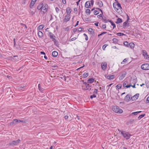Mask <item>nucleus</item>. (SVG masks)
Instances as JSON below:
<instances>
[{
    "mask_svg": "<svg viewBox=\"0 0 149 149\" xmlns=\"http://www.w3.org/2000/svg\"><path fill=\"white\" fill-rule=\"evenodd\" d=\"M48 36L50 37L51 39H52L54 38V37H55L54 34L51 32H49V33Z\"/></svg>",
    "mask_w": 149,
    "mask_h": 149,
    "instance_id": "19",
    "label": "nucleus"
},
{
    "mask_svg": "<svg viewBox=\"0 0 149 149\" xmlns=\"http://www.w3.org/2000/svg\"><path fill=\"white\" fill-rule=\"evenodd\" d=\"M96 97V95L95 94H93V95H91L90 96V98L91 99H92L93 98L95 97Z\"/></svg>",
    "mask_w": 149,
    "mask_h": 149,
    "instance_id": "48",
    "label": "nucleus"
},
{
    "mask_svg": "<svg viewBox=\"0 0 149 149\" xmlns=\"http://www.w3.org/2000/svg\"><path fill=\"white\" fill-rule=\"evenodd\" d=\"M38 88H39V90L40 91H43V89L42 88L40 87V84H39L38 85Z\"/></svg>",
    "mask_w": 149,
    "mask_h": 149,
    "instance_id": "45",
    "label": "nucleus"
},
{
    "mask_svg": "<svg viewBox=\"0 0 149 149\" xmlns=\"http://www.w3.org/2000/svg\"><path fill=\"white\" fill-rule=\"evenodd\" d=\"M102 69L103 70H105L107 67V64L106 62L102 63L101 64Z\"/></svg>",
    "mask_w": 149,
    "mask_h": 149,
    "instance_id": "11",
    "label": "nucleus"
},
{
    "mask_svg": "<svg viewBox=\"0 0 149 149\" xmlns=\"http://www.w3.org/2000/svg\"><path fill=\"white\" fill-rule=\"evenodd\" d=\"M99 10H95L94 12V14L96 15H97L99 13Z\"/></svg>",
    "mask_w": 149,
    "mask_h": 149,
    "instance_id": "33",
    "label": "nucleus"
},
{
    "mask_svg": "<svg viewBox=\"0 0 149 149\" xmlns=\"http://www.w3.org/2000/svg\"><path fill=\"white\" fill-rule=\"evenodd\" d=\"M124 45L127 47H129V43L127 41H125L124 42Z\"/></svg>",
    "mask_w": 149,
    "mask_h": 149,
    "instance_id": "35",
    "label": "nucleus"
},
{
    "mask_svg": "<svg viewBox=\"0 0 149 149\" xmlns=\"http://www.w3.org/2000/svg\"><path fill=\"white\" fill-rule=\"evenodd\" d=\"M107 78L109 80L113 79L114 78V75H112L111 76H108L107 77Z\"/></svg>",
    "mask_w": 149,
    "mask_h": 149,
    "instance_id": "22",
    "label": "nucleus"
},
{
    "mask_svg": "<svg viewBox=\"0 0 149 149\" xmlns=\"http://www.w3.org/2000/svg\"><path fill=\"white\" fill-rule=\"evenodd\" d=\"M79 22V21H78L77 22V23L76 25L75 26H74V27H76V26H77L78 25Z\"/></svg>",
    "mask_w": 149,
    "mask_h": 149,
    "instance_id": "61",
    "label": "nucleus"
},
{
    "mask_svg": "<svg viewBox=\"0 0 149 149\" xmlns=\"http://www.w3.org/2000/svg\"><path fill=\"white\" fill-rule=\"evenodd\" d=\"M98 24H99V22H98L95 23L94 24L96 26H98Z\"/></svg>",
    "mask_w": 149,
    "mask_h": 149,
    "instance_id": "58",
    "label": "nucleus"
},
{
    "mask_svg": "<svg viewBox=\"0 0 149 149\" xmlns=\"http://www.w3.org/2000/svg\"><path fill=\"white\" fill-rule=\"evenodd\" d=\"M107 33V32H103L102 33H101L98 34V36L99 37L100 36L103 35L104 34L106 33Z\"/></svg>",
    "mask_w": 149,
    "mask_h": 149,
    "instance_id": "47",
    "label": "nucleus"
},
{
    "mask_svg": "<svg viewBox=\"0 0 149 149\" xmlns=\"http://www.w3.org/2000/svg\"><path fill=\"white\" fill-rule=\"evenodd\" d=\"M129 21H128V20H126V21L124 22L123 23V28H125V27H126L127 26L128 24H129V23H128Z\"/></svg>",
    "mask_w": 149,
    "mask_h": 149,
    "instance_id": "15",
    "label": "nucleus"
},
{
    "mask_svg": "<svg viewBox=\"0 0 149 149\" xmlns=\"http://www.w3.org/2000/svg\"><path fill=\"white\" fill-rule=\"evenodd\" d=\"M83 35L85 37V40H88V37L86 33H85L83 34Z\"/></svg>",
    "mask_w": 149,
    "mask_h": 149,
    "instance_id": "43",
    "label": "nucleus"
},
{
    "mask_svg": "<svg viewBox=\"0 0 149 149\" xmlns=\"http://www.w3.org/2000/svg\"><path fill=\"white\" fill-rule=\"evenodd\" d=\"M139 94H136V95H134L133 97L132 98H134L135 97V99H134L135 100H136L139 97Z\"/></svg>",
    "mask_w": 149,
    "mask_h": 149,
    "instance_id": "30",
    "label": "nucleus"
},
{
    "mask_svg": "<svg viewBox=\"0 0 149 149\" xmlns=\"http://www.w3.org/2000/svg\"><path fill=\"white\" fill-rule=\"evenodd\" d=\"M112 41L113 43H117L118 41V40L116 38H113L112 39Z\"/></svg>",
    "mask_w": 149,
    "mask_h": 149,
    "instance_id": "31",
    "label": "nucleus"
},
{
    "mask_svg": "<svg viewBox=\"0 0 149 149\" xmlns=\"http://www.w3.org/2000/svg\"><path fill=\"white\" fill-rule=\"evenodd\" d=\"M142 54L146 59H149V55L148 54L146 50L142 51Z\"/></svg>",
    "mask_w": 149,
    "mask_h": 149,
    "instance_id": "9",
    "label": "nucleus"
},
{
    "mask_svg": "<svg viewBox=\"0 0 149 149\" xmlns=\"http://www.w3.org/2000/svg\"><path fill=\"white\" fill-rule=\"evenodd\" d=\"M121 134L127 140L130 139L131 136V135L128 132H126L124 131H122L121 132Z\"/></svg>",
    "mask_w": 149,
    "mask_h": 149,
    "instance_id": "1",
    "label": "nucleus"
},
{
    "mask_svg": "<svg viewBox=\"0 0 149 149\" xmlns=\"http://www.w3.org/2000/svg\"><path fill=\"white\" fill-rule=\"evenodd\" d=\"M91 86L89 84H86L85 86L83 87V89L85 90H88L90 89H91L90 88Z\"/></svg>",
    "mask_w": 149,
    "mask_h": 149,
    "instance_id": "14",
    "label": "nucleus"
},
{
    "mask_svg": "<svg viewBox=\"0 0 149 149\" xmlns=\"http://www.w3.org/2000/svg\"><path fill=\"white\" fill-rule=\"evenodd\" d=\"M88 76V73H84L83 75V77L84 78H86Z\"/></svg>",
    "mask_w": 149,
    "mask_h": 149,
    "instance_id": "32",
    "label": "nucleus"
},
{
    "mask_svg": "<svg viewBox=\"0 0 149 149\" xmlns=\"http://www.w3.org/2000/svg\"><path fill=\"white\" fill-rule=\"evenodd\" d=\"M113 110L115 112L117 113H121L123 112V110L117 106H114L113 108Z\"/></svg>",
    "mask_w": 149,
    "mask_h": 149,
    "instance_id": "3",
    "label": "nucleus"
},
{
    "mask_svg": "<svg viewBox=\"0 0 149 149\" xmlns=\"http://www.w3.org/2000/svg\"><path fill=\"white\" fill-rule=\"evenodd\" d=\"M86 13L88 15H89L91 13L90 10H86Z\"/></svg>",
    "mask_w": 149,
    "mask_h": 149,
    "instance_id": "41",
    "label": "nucleus"
},
{
    "mask_svg": "<svg viewBox=\"0 0 149 149\" xmlns=\"http://www.w3.org/2000/svg\"><path fill=\"white\" fill-rule=\"evenodd\" d=\"M122 87V85L121 84H118L116 86V88L117 89L120 88Z\"/></svg>",
    "mask_w": 149,
    "mask_h": 149,
    "instance_id": "34",
    "label": "nucleus"
},
{
    "mask_svg": "<svg viewBox=\"0 0 149 149\" xmlns=\"http://www.w3.org/2000/svg\"><path fill=\"white\" fill-rule=\"evenodd\" d=\"M21 24L22 26L23 27H24L25 29L27 28V27L25 24L23 23H21Z\"/></svg>",
    "mask_w": 149,
    "mask_h": 149,
    "instance_id": "51",
    "label": "nucleus"
},
{
    "mask_svg": "<svg viewBox=\"0 0 149 149\" xmlns=\"http://www.w3.org/2000/svg\"><path fill=\"white\" fill-rule=\"evenodd\" d=\"M14 124H15V122H14V121L13 120V121L12 122H11L10 123V125H12Z\"/></svg>",
    "mask_w": 149,
    "mask_h": 149,
    "instance_id": "57",
    "label": "nucleus"
},
{
    "mask_svg": "<svg viewBox=\"0 0 149 149\" xmlns=\"http://www.w3.org/2000/svg\"><path fill=\"white\" fill-rule=\"evenodd\" d=\"M77 30V29L76 28H75L73 29V31L74 33H75L76 32V31Z\"/></svg>",
    "mask_w": 149,
    "mask_h": 149,
    "instance_id": "56",
    "label": "nucleus"
},
{
    "mask_svg": "<svg viewBox=\"0 0 149 149\" xmlns=\"http://www.w3.org/2000/svg\"><path fill=\"white\" fill-rule=\"evenodd\" d=\"M122 22V19L120 18H118L117 19V21L116 22V24H119Z\"/></svg>",
    "mask_w": 149,
    "mask_h": 149,
    "instance_id": "24",
    "label": "nucleus"
},
{
    "mask_svg": "<svg viewBox=\"0 0 149 149\" xmlns=\"http://www.w3.org/2000/svg\"><path fill=\"white\" fill-rule=\"evenodd\" d=\"M102 27L103 28V29H105L106 28V25L105 24H102Z\"/></svg>",
    "mask_w": 149,
    "mask_h": 149,
    "instance_id": "55",
    "label": "nucleus"
},
{
    "mask_svg": "<svg viewBox=\"0 0 149 149\" xmlns=\"http://www.w3.org/2000/svg\"><path fill=\"white\" fill-rule=\"evenodd\" d=\"M107 45H106V44H105L104 45H103L102 47V49L104 50H105V48L107 46Z\"/></svg>",
    "mask_w": 149,
    "mask_h": 149,
    "instance_id": "52",
    "label": "nucleus"
},
{
    "mask_svg": "<svg viewBox=\"0 0 149 149\" xmlns=\"http://www.w3.org/2000/svg\"><path fill=\"white\" fill-rule=\"evenodd\" d=\"M131 114H133L134 115H136L138 114V113H137V111L134 112H132Z\"/></svg>",
    "mask_w": 149,
    "mask_h": 149,
    "instance_id": "53",
    "label": "nucleus"
},
{
    "mask_svg": "<svg viewBox=\"0 0 149 149\" xmlns=\"http://www.w3.org/2000/svg\"><path fill=\"white\" fill-rule=\"evenodd\" d=\"M94 1L93 0H91L90 2L87 1L85 4V7L86 8H89L91 6H92L93 4Z\"/></svg>",
    "mask_w": 149,
    "mask_h": 149,
    "instance_id": "4",
    "label": "nucleus"
},
{
    "mask_svg": "<svg viewBox=\"0 0 149 149\" xmlns=\"http://www.w3.org/2000/svg\"><path fill=\"white\" fill-rule=\"evenodd\" d=\"M7 77L9 79H11V77L9 76H8V75L7 76Z\"/></svg>",
    "mask_w": 149,
    "mask_h": 149,
    "instance_id": "64",
    "label": "nucleus"
},
{
    "mask_svg": "<svg viewBox=\"0 0 149 149\" xmlns=\"http://www.w3.org/2000/svg\"><path fill=\"white\" fill-rule=\"evenodd\" d=\"M113 6L114 8L116 9H120L122 8L120 4L118 1L114 3Z\"/></svg>",
    "mask_w": 149,
    "mask_h": 149,
    "instance_id": "5",
    "label": "nucleus"
},
{
    "mask_svg": "<svg viewBox=\"0 0 149 149\" xmlns=\"http://www.w3.org/2000/svg\"><path fill=\"white\" fill-rule=\"evenodd\" d=\"M128 59V58H125L123 60V61L121 63L122 64H123L124 63H125L127 61Z\"/></svg>",
    "mask_w": 149,
    "mask_h": 149,
    "instance_id": "36",
    "label": "nucleus"
},
{
    "mask_svg": "<svg viewBox=\"0 0 149 149\" xmlns=\"http://www.w3.org/2000/svg\"><path fill=\"white\" fill-rule=\"evenodd\" d=\"M108 22H110L111 25L113 26V29H114L116 27V25L111 20H108Z\"/></svg>",
    "mask_w": 149,
    "mask_h": 149,
    "instance_id": "23",
    "label": "nucleus"
},
{
    "mask_svg": "<svg viewBox=\"0 0 149 149\" xmlns=\"http://www.w3.org/2000/svg\"><path fill=\"white\" fill-rule=\"evenodd\" d=\"M53 68H58V66L56 65H54L52 66Z\"/></svg>",
    "mask_w": 149,
    "mask_h": 149,
    "instance_id": "62",
    "label": "nucleus"
},
{
    "mask_svg": "<svg viewBox=\"0 0 149 149\" xmlns=\"http://www.w3.org/2000/svg\"><path fill=\"white\" fill-rule=\"evenodd\" d=\"M102 19L104 23H107L108 21V20H107V19L105 17L103 16V17H102Z\"/></svg>",
    "mask_w": 149,
    "mask_h": 149,
    "instance_id": "28",
    "label": "nucleus"
},
{
    "mask_svg": "<svg viewBox=\"0 0 149 149\" xmlns=\"http://www.w3.org/2000/svg\"><path fill=\"white\" fill-rule=\"evenodd\" d=\"M102 10H100L101 11V13H102L101 14H100V15H97V17L98 18H99V17H102H102H103L102 16V15H103V12H102Z\"/></svg>",
    "mask_w": 149,
    "mask_h": 149,
    "instance_id": "42",
    "label": "nucleus"
},
{
    "mask_svg": "<svg viewBox=\"0 0 149 149\" xmlns=\"http://www.w3.org/2000/svg\"><path fill=\"white\" fill-rule=\"evenodd\" d=\"M94 81V79L93 78H91L89 79L88 80V83L90 84L93 83Z\"/></svg>",
    "mask_w": 149,
    "mask_h": 149,
    "instance_id": "25",
    "label": "nucleus"
},
{
    "mask_svg": "<svg viewBox=\"0 0 149 149\" xmlns=\"http://www.w3.org/2000/svg\"><path fill=\"white\" fill-rule=\"evenodd\" d=\"M124 100L126 102H128L130 100V96L129 95H127L124 98Z\"/></svg>",
    "mask_w": 149,
    "mask_h": 149,
    "instance_id": "12",
    "label": "nucleus"
},
{
    "mask_svg": "<svg viewBox=\"0 0 149 149\" xmlns=\"http://www.w3.org/2000/svg\"><path fill=\"white\" fill-rule=\"evenodd\" d=\"M20 141V140L18 139L17 140L13 141L10 143L9 145L13 146L16 145L18 144Z\"/></svg>",
    "mask_w": 149,
    "mask_h": 149,
    "instance_id": "7",
    "label": "nucleus"
},
{
    "mask_svg": "<svg viewBox=\"0 0 149 149\" xmlns=\"http://www.w3.org/2000/svg\"><path fill=\"white\" fill-rule=\"evenodd\" d=\"M77 39V38H72L70 40V41H74V40H76V39Z\"/></svg>",
    "mask_w": 149,
    "mask_h": 149,
    "instance_id": "54",
    "label": "nucleus"
},
{
    "mask_svg": "<svg viewBox=\"0 0 149 149\" xmlns=\"http://www.w3.org/2000/svg\"><path fill=\"white\" fill-rule=\"evenodd\" d=\"M36 2L35 1L32 0L30 4V6L31 8H32V7L34 6Z\"/></svg>",
    "mask_w": 149,
    "mask_h": 149,
    "instance_id": "17",
    "label": "nucleus"
},
{
    "mask_svg": "<svg viewBox=\"0 0 149 149\" xmlns=\"http://www.w3.org/2000/svg\"><path fill=\"white\" fill-rule=\"evenodd\" d=\"M38 35L39 37L41 38L43 37V33L41 31H39L38 33Z\"/></svg>",
    "mask_w": 149,
    "mask_h": 149,
    "instance_id": "20",
    "label": "nucleus"
},
{
    "mask_svg": "<svg viewBox=\"0 0 149 149\" xmlns=\"http://www.w3.org/2000/svg\"><path fill=\"white\" fill-rule=\"evenodd\" d=\"M93 94H95V95L97 94V89L95 88L94 89V92L93 93Z\"/></svg>",
    "mask_w": 149,
    "mask_h": 149,
    "instance_id": "38",
    "label": "nucleus"
},
{
    "mask_svg": "<svg viewBox=\"0 0 149 149\" xmlns=\"http://www.w3.org/2000/svg\"><path fill=\"white\" fill-rule=\"evenodd\" d=\"M44 26H45L43 24H42V25H40V26H39L38 27V29L39 30H42V29L44 27Z\"/></svg>",
    "mask_w": 149,
    "mask_h": 149,
    "instance_id": "27",
    "label": "nucleus"
},
{
    "mask_svg": "<svg viewBox=\"0 0 149 149\" xmlns=\"http://www.w3.org/2000/svg\"><path fill=\"white\" fill-rule=\"evenodd\" d=\"M145 115V114H141L139 115L138 118V120H140L141 119L144 117Z\"/></svg>",
    "mask_w": 149,
    "mask_h": 149,
    "instance_id": "29",
    "label": "nucleus"
},
{
    "mask_svg": "<svg viewBox=\"0 0 149 149\" xmlns=\"http://www.w3.org/2000/svg\"><path fill=\"white\" fill-rule=\"evenodd\" d=\"M71 12V10H66V12L67 14L70 15V14Z\"/></svg>",
    "mask_w": 149,
    "mask_h": 149,
    "instance_id": "44",
    "label": "nucleus"
},
{
    "mask_svg": "<svg viewBox=\"0 0 149 149\" xmlns=\"http://www.w3.org/2000/svg\"><path fill=\"white\" fill-rule=\"evenodd\" d=\"M48 5L45 3H41L38 7V9H48Z\"/></svg>",
    "mask_w": 149,
    "mask_h": 149,
    "instance_id": "2",
    "label": "nucleus"
},
{
    "mask_svg": "<svg viewBox=\"0 0 149 149\" xmlns=\"http://www.w3.org/2000/svg\"><path fill=\"white\" fill-rule=\"evenodd\" d=\"M83 29L84 28L83 27H79L77 29V31L80 32L82 31Z\"/></svg>",
    "mask_w": 149,
    "mask_h": 149,
    "instance_id": "46",
    "label": "nucleus"
},
{
    "mask_svg": "<svg viewBox=\"0 0 149 149\" xmlns=\"http://www.w3.org/2000/svg\"><path fill=\"white\" fill-rule=\"evenodd\" d=\"M69 29H70V27L69 26H68L65 29V31H68Z\"/></svg>",
    "mask_w": 149,
    "mask_h": 149,
    "instance_id": "50",
    "label": "nucleus"
},
{
    "mask_svg": "<svg viewBox=\"0 0 149 149\" xmlns=\"http://www.w3.org/2000/svg\"><path fill=\"white\" fill-rule=\"evenodd\" d=\"M125 74H122L121 75L120 77V80L123 79L125 77Z\"/></svg>",
    "mask_w": 149,
    "mask_h": 149,
    "instance_id": "40",
    "label": "nucleus"
},
{
    "mask_svg": "<svg viewBox=\"0 0 149 149\" xmlns=\"http://www.w3.org/2000/svg\"><path fill=\"white\" fill-rule=\"evenodd\" d=\"M116 35L119 36H122L125 35L123 33H116Z\"/></svg>",
    "mask_w": 149,
    "mask_h": 149,
    "instance_id": "39",
    "label": "nucleus"
},
{
    "mask_svg": "<svg viewBox=\"0 0 149 149\" xmlns=\"http://www.w3.org/2000/svg\"><path fill=\"white\" fill-rule=\"evenodd\" d=\"M70 15L69 14H67L65 16L64 19V21L65 22H67L70 20Z\"/></svg>",
    "mask_w": 149,
    "mask_h": 149,
    "instance_id": "10",
    "label": "nucleus"
},
{
    "mask_svg": "<svg viewBox=\"0 0 149 149\" xmlns=\"http://www.w3.org/2000/svg\"><path fill=\"white\" fill-rule=\"evenodd\" d=\"M141 68L144 70H149V64L145 63L142 64L141 66Z\"/></svg>",
    "mask_w": 149,
    "mask_h": 149,
    "instance_id": "6",
    "label": "nucleus"
},
{
    "mask_svg": "<svg viewBox=\"0 0 149 149\" xmlns=\"http://www.w3.org/2000/svg\"><path fill=\"white\" fill-rule=\"evenodd\" d=\"M15 122V124H16L17 123H20V122H22L24 123H26V121L25 120H18L17 119H15L13 120Z\"/></svg>",
    "mask_w": 149,
    "mask_h": 149,
    "instance_id": "13",
    "label": "nucleus"
},
{
    "mask_svg": "<svg viewBox=\"0 0 149 149\" xmlns=\"http://www.w3.org/2000/svg\"><path fill=\"white\" fill-rule=\"evenodd\" d=\"M123 86L124 87L128 88L131 87V84H128V82L127 81H125L123 83Z\"/></svg>",
    "mask_w": 149,
    "mask_h": 149,
    "instance_id": "8",
    "label": "nucleus"
},
{
    "mask_svg": "<svg viewBox=\"0 0 149 149\" xmlns=\"http://www.w3.org/2000/svg\"><path fill=\"white\" fill-rule=\"evenodd\" d=\"M52 41L54 42V44L56 45V43L57 42L56 40L54 38H52Z\"/></svg>",
    "mask_w": 149,
    "mask_h": 149,
    "instance_id": "49",
    "label": "nucleus"
},
{
    "mask_svg": "<svg viewBox=\"0 0 149 149\" xmlns=\"http://www.w3.org/2000/svg\"><path fill=\"white\" fill-rule=\"evenodd\" d=\"M97 5L99 7H102L103 6V3L101 1H100L98 2L97 3Z\"/></svg>",
    "mask_w": 149,
    "mask_h": 149,
    "instance_id": "26",
    "label": "nucleus"
},
{
    "mask_svg": "<svg viewBox=\"0 0 149 149\" xmlns=\"http://www.w3.org/2000/svg\"><path fill=\"white\" fill-rule=\"evenodd\" d=\"M62 1L63 4H65L66 3L65 0H62Z\"/></svg>",
    "mask_w": 149,
    "mask_h": 149,
    "instance_id": "59",
    "label": "nucleus"
},
{
    "mask_svg": "<svg viewBox=\"0 0 149 149\" xmlns=\"http://www.w3.org/2000/svg\"><path fill=\"white\" fill-rule=\"evenodd\" d=\"M47 10H41L40 13L41 14H43L47 12Z\"/></svg>",
    "mask_w": 149,
    "mask_h": 149,
    "instance_id": "37",
    "label": "nucleus"
},
{
    "mask_svg": "<svg viewBox=\"0 0 149 149\" xmlns=\"http://www.w3.org/2000/svg\"><path fill=\"white\" fill-rule=\"evenodd\" d=\"M88 31L90 32L91 34H92V35H94V32L93 30L91 28H89L88 29Z\"/></svg>",
    "mask_w": 149,
    "mask_h": 149,
    "instance_id": "16",
    "label": "nucleus"
},
{
    "mask_svg": "<svg viewBox=\"0 0 149 149\" xmlns=\"http://www.w3.org/2000/svg\"><path fill=\"white\" fill-rule=\"evenodd\" d=\"M147 102L149 103V96L148 97L147 99Z\"/></svg>",
    "mask_w": 149,
    "mask_h": 149,
    "instance_id": "63",
    "label": "nucleus"
},
{
    "mask_svg": "<svg viewBox=\"0 0 149 149\" xmlns=\"http://www.w3.org/2000/svg\"><path fill=\"white\" fill-rule=\"evenodd\" d=\"M52 55L53 56L56 57L58 55V53L56 51H54L52 52Z\"/></svg>",
    "mask_w": 149,
    "mask_h": 149,
    "instance_id": "18",
    "label": "nucleus"
},
{
    "mask_svg": "<svg viewBox=\"0 0 149 149\" xmlns=\"http://www.w3.org/2000/svg\"><path fill=\"white\" fill-rule=\"evenodd\" d=\"M129 45L131 49H133L135 45L132 42H130L129 43Z\"/></svg>",
    "mask_w": 149,
    "mask_h": 149,
    "instance_id": "21",
    "label": "nucleus"
},
{
    "mask_svg": "<svg viewBox=\"0 0 149 149\" xmlns=\"http://www.w3.org/2000/svg\"><path fill=\"white\" fill-rule=\"evenodd\" d=\"M64 118H65V119L66 120V119H68V117L67 116H65Z\"/></svg>",
    "mask_w": 149,
    "mask_h": 149,
    "instance_id": "60",
    "label": "nucleus"
}]
</instances>
